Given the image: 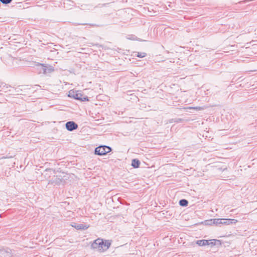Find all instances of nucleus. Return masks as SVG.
<instances>
[{"label": "nucleus", "instance_id": "obj_1", "mask_svg": "<svg viewBox=\"0 0 257 257\" xmlns=\"http://www.w3.org/2000/svg\"><path fill=\"white\" fill-rule=\"evenodd\" d=\"M110 245L111 243L109 240H105L104 241L102 239L98 238L91 244V247L100 252H104L109 248Z\"/></svg>", "mask_w": 257, "mask_h": 257}, {"label": "nucleus", "instance_id": "obj_18", "mask_svg": "<svg viewBox=\"0 0 257 257\" xmlns=\"http://www.w3.org/2000/svg\"><path fill=\"white\" fill-rule=\"evenodd\" d=\"M91 26H96V27H98L99 26L98 25H97L96 24H92V25H90Z\"/></svg>", "mask_w": 257, "mask_h": 257}, {"label": "nucleus", "instance_id": "obj_14", "mask_svg": "<svg viewBox=\"0 0 257 257\" xmlns=\"http://www.w3.org/2000/svg\"><path fill=\"white\" fill-rule=\"evenodd\" d=\"M188 201L186 199H181L179 201V205L183 207H185L188 205Z\"/></svg>", "mask_w": 257, "mask_h": 257}, {"label": "nucleus", "instance_id": "obj_4", "mask_svg": "<svg viewBox=\"0 0 257 257\" xmlns=\"http://www.w3.org/2000/svg\"><path fill=\"white\" fill-rule=\"evenodd\" d=\"M37 66L41 67L40 70L42 71L44 74L51 73L54 71V68L53 67L51 66L47 67L45 64L38 63Z\"/></svg>", "mask_w": 257, "mask_h": 257}, {"label": "nucleus", "instance_id": "obj_15", "mask_svg": "<svg viewBox=\"0 0 257 257\" xmlns=\"http://www.w3.org/2000/svg\"><path fill=\"white\" fill-rule=\"evenodd\" d=\"M147 54L145 52H138L137 57L140 58H144L146 56Z\"/></svg>", "mask_w": 257, "mask_h": 257}, {"label": "nucleus", "instance_id": "obj_8", "mask_svg": "<svg viewBox=\"0 0 257 257\" xmlns=\"http://www.w3.org/2000/svg\"><path fill=\"white\" fill-rule=\"evenodd\" d=\"M11 250L9 248H1V257H11Z\"/></svg>", "mask_w": 257, "mask_h": 257}, {"label": "nucleus", "instance_id": "obj_9", "mask_svg": "<svg viewBox=\"0 0 257 257\" xmlns=\"http://www.w3.org/2000/svg\"><path fill=\"white\" fill-rule=\"evenodd\" d=\"M209 222H210L209 224H215L216 225H219L220 224H223V218L220 219V218H215L210 219L209 220Z\"/></svg>", "mask_w": 257, "mask_h": 257}, {"label": "nucleus", "instance_id": "obj_7", "mask_svg": "<svg viewBox=\"0 0 257 257\" xmlns=\"http://www.w3.org/2000/svg\"><path fill=\"white\" fill-rule=\"evenodd\" d=\"M213 240H198L196 241V243L198 244L199 246H205L207 245L211 244L212 245H214L215 243L212 241Z\"/></svg>", "mask_w": 257, "mask_h": 257}, {"label": "nucleus", "instance_id": "obj_13", "mask_svg": "<svg viewBox=\"0 0 257 257\" xmlns=\"http://www.w3.org/2000/svg\"><path fill=\"white\" fill-rule=\"evenodd\" d=\"M205 108H206V107L205 106L188 107L184 108L185 109H192L196 110H204Z\"/></svg>", "mask_w": 257, "mask_h": 257}, {"label": "nucleus", "instance_id": "obj_16", "mask_svg": "<svg viewBox=\"0 0 257 257\" xmlns=\"http://www.w3.org/2000/svg\"><path fill=\"white\" fill-rule=\"evenodd\" d=\"M12 1L13 0H1V3L3 4L7 5L10 4L12 2Z\"/></svg>", "mask_w": 257, "mask_h": 257}, {"label": "nucleus", "instance_id": "obj_17", "mask_svg": "<svg viewBox=\"0 0 257 257\" xmlns=\"http://www.w3.org/2000/svg\"><path fill=\"white\" fill-rule=\"evenodd\" d=\"M135 36H132L131 38H130L129 39H131V40H135Z\"/></svg>", "mask_w": 257, "mask_h": 257}, {"label": "nucleus", "instance_id": "obj_3", "mask_svg": "<svg viewBox=\"0 0 257 257\" xmlns=\"http://www.w3.org/2000/svg\"><path fill=\"white\" fill-rule=\"evenodd\" d=\"M68 96L81 101L88 100L87 97L83 96V95L78 91L70 90L69 92Z\"/></svg>", "mask_w": 257, "mask_h": 257}, {"label": "nucleus", "instance_id": "obj_6", "mask_svg": "<svg viewBox=\"0 0 257 257\" xmlns=\"http://www.w3.org/2000/svg\"><path fill=\"white\" fill-rule=\"evenodd\" d=\"M65 126L66 129L69 131H73L78 128V125L76 123L73 121H69L66 123Z\"/></svg>", "mask_w": 257, "mask_h": 257}, {"label": "nucleus", "instance_id": "obj_2", "mask_svg": "<svg viewBox=\"0 0 257 257\" xmlns=\"http://www.w3.org/2000/svg\"><path fill=\"white\" fill-rule=\"evenodd\" d=\"M111 151V148L107 146H100L96 147L94 150V153L99 156L105 155Z\"/></svg>", "mask_w": 257, "mask_h": 257}, {"label": "nucleus", "instance_id": "obj_5", "mask_svg": "<svg viewBox=\"0 0 257 257\" xmlns=\"http://www.w3.org/2000/svg\"><path fill=\"white\" fill-rule=\"evenodd\" d=\"M1 91L11 94V92H14V88L5 83L1 82Z\"/></svg>", "mask_w": 257, "mask_h": 257}, {"label": "nucleus", "instance_id": "obj_10", "mask_svg": "<svg viewBox=\"0 0 257 257\" xmlns=\"http://www.w3.org/2000/svg\"><path fill=\"white\" fill-rule=\"evenodd\" d=\"M72 226L73 227H74V228H75L77 230H85V229H87L88 227H89V226L88 225H84V224H76V223H74V225H72Z\"/></svg>", "mask_w": 257, "mask_h": 257}, {"label": "nucleus", "instance_id": "obj_11", "mask_svg": "<svg viewBox=\"0 0 257 257\" xmlns=\"http://www.w3.org/2000/svg\"><path fill=\"white\" fill-rule=\"evenodd\" d=\"M237 220L234 219H225L223 218V224L229 225L231 224H235Z\"/></svg>", "mask_w": 257, "mask_h": 257}, {"label": "nucleus", "instance_id": "obj_12", "mask_svg": "<svg viewBox=\"0 0 257 257\" xmlns=\"http://www.w3.org/2000/svg\"><path fill=\"white\" fill-rule=\"evenodd\" d=\"M140 162L139 160L137 159H134L132 160V166L134 168H138L140 167Z\"/></svg>", "mask_w": 257, "mask_h": 257}]
</instances>
